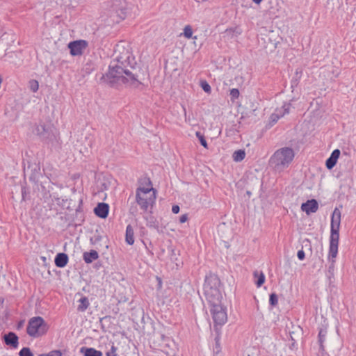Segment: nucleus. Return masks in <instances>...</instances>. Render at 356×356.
<instances>
[{"label": "nucleus", "mask_w": 356, "mask_h": 356, "mask_svg": "<svg viewBox=\"0 0 356 356\" xmlns=\"http://www.w3.org/2000/svg\"><path fill=\"white\" fill-rule=\"evenodd\" d=\"M135 58L128 51L123 56H118L115 61L111 62L108 72L102 74L100 81L112 88H118L122 84L138 87L142 83L138 79V74L133 71L136 70Z\"/></svg>", "instance_id": "nucleus-1"}, {"label": "nucleus", "mask_w": 356, "mask_h": 356, "mask_svg": "<svg viewBox=\"0 0 356 356\" xmlns=\"http://www.w3.org/2000/svg\"><path fill=\"white\" fill-rule=\"evenodd\" d=\"M33 133L38 136L42 143L51 148H57L60 146L58 133L56 129L50 124L40 122L35 124Z\"/></svg>", "instance_id": "nucleus-2"}, {"label": "nucleus", "mask_w": 356, "mask_h": 356, "mask_svg": "<svg viewBox=\"0 0 356 356\" xmlns=\"http://www.w3.org/2000/svg\"><path fill=\"white\" fill-rule=\"evenodd\" d=\"M341 211L337 208H335L331 217L330 236L329 241L330 258H336L338 253Z\"/></svg>", "instance_id": "nucleus-3"}, {"label": "nucleus", "mask_w": 356, "mask_h": 356, "mask_svg": "<svg viewBox=\"0 0 356 356\" xmlns=\"http://www.w3.org/2000/svg\"><path fill=\"white\" fill-rule=\"evenodd\" d=\"M294 156L293 149L285 147L275 151L271 156L269 162L275 170L282 171L290 165Z\"/></svg>", "instance_id": "nucleus-4"}, {"label": "nucleus", "mask_w": 356, "mask_h": 356, "mask_svg": "<svg viewBox=\"0 0 356 356\" xmlns=\"http://www.w3.org/2000/svg\"><path fill=\"white\" fill-rule=\"evenodd\" d=\"M156 190L152 188L139 186L136 191V202L140 209L147 211L149 206L152 207L156 201Z\"/></svg>", "instance_id": "nucleus-5"}, {"label": "nucleus", "mask_w": 356, "mask_h": 356, "mask_svg": "<svg viewBox=\"0 0 356 356\" xmlns=\"http://www.w3.org/2000/svg\"><path fill=\"white\" fill-rule=\"evenodd\" d=\"M49 330V325L41 316H35L29 321L26 332L33 338L44 335Z\"/></svg>", "instance_id": "nucleus-6"}, {"label": "nucleus", "mask_w": 356, "mask_h": 356, "mask_svg": "<svg viewBox=\"0 0 356 356\" xmlns=\"http://www.w3.org/2000/svg\"><path fill=\"white\" fill-rule=\"evenodd\" d=\"M210 312L213 320L215 326L222 325L227 321V308L221 302L218 304L209 305Z\"/></svg>", "instance_id": "nucleus-7"}, {"label": "nucleus", "mask_w": 356, "mask_h": 356, "mask_svg": "<svg viewBox=\"0 0 356 356\" xmlns=\"http://www.w3.org/2000/svg\"><path fill=\"white\" fill-rule=\"evenodd\" d=\"M204 294L209 305L218 304L221 302L222 296L221 293L220 288L212 289L211 286L203 287Z\"/></svg>", "instance_id": "nucleus-8"}, {"label": "nucleus", "mask_w": 356, "mask_h": 356, "mask_svg": "<svg viewBox=\"0 0 356 356\" xmlns=\"http://www.w3.org/2000/svg\"><path fill=\"white\" fill-rule=\"evenodd\" d=\"M113 10L119 19H117V22L124 19L130 13V8L125 0H115L113 5Z\"/></svg>", "instance_id": "nucleus-9"}, {"label": "nucleus", "mask_w": 356, "mask_h": 356, "mask_svg": "<svg viewBox=\"0 0 356 356\" xmlns=\"http://www.w3.org/2000/svg\"><path fill=\"white\" fill-rule=\"evenodd\" d=\"M290 108L291 104L285 103L281 108L275 109V111L270 115L269 122L266 127L268 128L272 127L281 118L284 116L286 114L289 113Z\"/></svg>", "instance_id": "nucleus-10"}, {"label": "nucleus", "mask_w": 356, "mask_h": 356, "mask_svg": "<svg viewBox=\"0 0 356 356\" xmlns=\"http://www.w3.org/2000/svg\"><path fill=\"white\" fill-rule=\"evenodd\" d=\"M88 46V42L84 40H74L67 44L70 53L72 56H81Z\"/></svg>", "instance_id": "nucleus-11"}, {"label": "nucleus", "mask_w": 356, "mask_h": 356, "mask_svg": "<svg viewBox=\"0 0 356 356\" xmlns=\"http://www.w3.org/2000/svg\"><path fill=\"white\" fill-rule=\"evenodd\" d=\"M207 284L208 287L211 286L212 289L220 288L222 285L218 275L211 272L206 275L203 287H206Z\"/></svg>", "instance_id": "nucleus-12"}, {"label": "nucleus", "mask_w": 356, "mask_h": 356, "mask_svg": "<svg viewBox=\"0 0 356 356\" xmlns=\"http://www.w3.org/2000/svg\"><path fill=\"white\" fill-rule=\"evenodd\" d=\"M301 210L306 213L307 215H309L312 213H315L318 209V203L316 200L311 199L307 200L301 204Z\"/></svg>", "instance_id": "nucleus-13"}, {"label": "nucleus", "mask_w": 356, "mask_h": 356, "mask_svg": "<svg viewBox=\"0 0 356 356\" xmlns=\"http://www.w3.org/2000/svg\"><path fill=\"white\" fill-rule=\"evenodd\" d=\"M3 340L7 346L14 348H17L19 345V337L13 332H8L7 334H5L3 337Z\"/></svg>", "instance_id": "nucleus-14"}, {"label": "nucleus", "mask_w": 356, "mask_h": 356, "mask_svg": "<svg viewBox=\"0 0 356 356\" xmlns=\"http://www.w3.org/2000/svg\"><path fill=\"white\" fill-rule=\"evenodd\" d=\"M109 206L104 202L98 203L94 209L95 214L101 218H106L108 215Z\"/></svg>", "instance_id": "nucleus-15"}, {"label": "nucleus", "mask_w": 356, "mask_h": 356, "mask_svg": "<svg viewBox=\"0 0 356 356\" xmlns=\"http://www.w3.org/2000/svg\"><path fill=\"white\" fill-rule=\"evenodd\" d=\"M31 168V175L29 176V180L33 183H38L39 181L40 177L41 176L40 167L39 164L34 163L33 165H29L28 169Z\"/></svg>", "instance_id": "nucleus-16"}, {"label": "nucleus", "mask_w": 356, "mask_h": 356, "mask_svg": "<svg viewBox=\"0 0 356 356\" xmlns=\"http://www.w3.org/2000/svg\"><path fill=\"white\" fill-rule=\"evenodd\" d=\"M341 152L339 149L332 151L329 158L325 161V166L328 170H332L337 164Z\"/></svg>", "instance_id": "nucleus-17"}, {"label": "nucleus", "mask_w": 356, "mask_h": 356, "mask_svg": "<svg viewBox=\"0 0 356 356\" xmlns=\"http://www.w3.org/2000/svg\"><path fill=\"white\" fill-rule=\"evenodd\" d=\"M69 261L68 255L64 252L58 253L54 259V263L58 268H64Z\"/></svg>", "instance_id": "nucleus-18"}, {"label": "nucleus", "mask_w": 356, "mask_h": 356, "mask_svg": "<svg viewBox=\"0 0 356 356\" xmlns=\"http://www.w3.org/2000/svg\"><path fill=\"white\" fill-rule=\"evenodd\" d=\"M327 333V326H323L319 329L318 334V341L319 343V350L323 352L325 350L324 342L326 339Z\"/></svg>", "instance_id": "nucleus-19"}, {"label": "nucleus", "mask_w": 356, "mask_h": 356, "mask_svg": "<svg viewBox=\"0 0 356 356\" xmlns=\"http://www.w3.org/2000/svg\"><path fill=\"white\" fill-rule=\"evenodd\" d=\"M99 258L98 252L95 250H91L89 252H85L83 254V261L86 264H91L93 261Z\"/></svg>", "instance_id": "nucleus-20"}, {"label": "nucleus", "mask_w": 356, "mask_h": 356, "mask_svg": "<svg viewBox=\"0 0 356 356\" xmlns=\"http://www.w3.org/2000/svg\"><path fill=\"white\" fill-rule=\"evenodd\" d=\"M80 352L83 356H102V352L93 348L82 347Z\"/></svg>", "instance_id": "nucleus-21"}, {"label": "nucleus", "mask_w": 356, "mask_h": 356, "mask_svg": "<svg viewBox=\"0 0 356 356\" xmlns=\"http://www.w3.org/2000/svg\"><path fill=\"white\" fill-rule=\"evenodd\" d=\"M125 241L129 245L134 243V231L131 225H128L126 227Z\"/></svg>", "instance_id": "nucleus-22"}, {"label": "nucleus", "mask_w": 356, "mask_h": 356, "mask_svg": "<svg viewBox=\"0 0 356 356\" xmlns=\"http://www.w3.org/2000/svg\"><path fill=\"white\" fill-rule=\"evenodd\" d=\"M144 218L146 220V225L147 227L159 229V222L154 216L149 215L148 216H145Z\"/></svg>", "instance_id": "nucleus-23"}, {"label": "nucleus", "mask_w": 356, "mask_h": 356, "mask_svg": "<svg viewBox=\"0 0 356 356\" xmlns=\"http://www.w3.org/2000/svg\"><path fill=\"white\" fill-rule=\"evenodd\" d=\"M79 305L77 307V310L79 312H85L88 308V307L90 306V302H89V300L88 298V297L86 296H82L79 300Z\"/></svg>", "instance_id": "nucleus-24"}, {"label": "nucleus", "mask_w": 356, "mask_h": 356, "mask_svg": "<svg viewBox=\"0 0 356 356\" xmlns=\"http://www.w3.org/2000/svg\"><path fill=\"white\" fill-rule=\"evenodd\" d=\"M254 278H257L255 284L257 287L261 286L265 282V275L263 272H258L257 270L253 273Z\"/></svg>", "instance_id": "nucleus-25"}, {"label": "nucleus", "mask_w": 356, "mask_h": 356, "mask_svg": "<svg viewBox=\"0 0 356 356\" xmlns=\"http://www.w3.org/2000/svg\"><path fill=\"white\" fill-rule=\"evenodd\" d=\"M245 152L243 149L236 150L232 155L233 160L236 162H240L244 159Z\"/></svg>", "instance_id": "nucleus-26"}, {"label": "nucleus", "mask_w": 356, "mask_h": 356, "mask_svg": "<svg viewBox=\"0 0 356 356\" xmlns=\"http://www.w3.org/2000/svg\"><path fill=\"white\" fill-rule=\"evenodd\" d=\"M138 183L140 184V186L145 187V188H149L152 187V181L150 179L147 177H141L138 179Z\"/></svg>", "instance_id": "nucleus-27"}, {"label": "nucleus", "mask_w": 356, "mask_h": 356, "mask_svg": "<svg viewBox=\"0 0 356 356\" xmlns=\"http://www.w3.org/2000/svg\"><path fill=\"white\" fill-rule=\"evenodd\" d=\"M278 304V296L275 293H271L269 295V305L272 307H275Z\"/></svg>", "instance_id": "nucleus-28"}, {"label": "nucleus", "mask_w": 356, "mask_h": 356, "mask_svg": "<svg viewBox=\"0 0 356 356\" xmlns=\"http://www.w3.org/2000/svg\"><path fill=\"white\" fill-rule=\"evenodd\" d=\"M111 349L106 353V356H118L117 351L118 347L115 346L113 342H110Z\"/></svg>", "instance_id": "nucleus-29"}, {"label": "nucleus", "mask_w": 356, "mask_h": 356, "mask_svg": "<svg viewBox=\"0 0 356 356\" xmlns=\"http://www.w3.org/2000/svg\"><path fill=\"white\" fill-rule=\"evenodd\" d=\"M21 193H22V201H26L30 198V196H29L30 191H29V189L26 186H22Z\"/></svg>", "instance_id": "nucleus-30"}, {"label": "nucleus", "mask_w": 356, "mask_h": 356, "mask_svg": "<svg viewBox=\"0 0 356 356\" xmlns=\"http://www.w3.org/2000/svg\"><path fill=\"white\" fill-rule=\"evenodd\" d=\"M195 135L197 138L199 139L201 145H202L205 148H208V144L204 136L200 131H197Z\"/></svg>", "instance_id": "nucleus-31"}, {"label": "nucleus", "mask_w": 356, "mask_h": 356, "mask_svg": "<svg viewBox=\"0 0 356 356\" xmlns=\"http://www.w3.org/2000/svg\"><path fill=\"white\" fill-rule=\"evenodd\" d=\"M200 87L202 89L207 93H211V88L209 83L205 80H201L200 81Z\"/></svg>", "instance_id": "nucleus-32"}, {"label": "nucleus", "mask_w": 356, "mask_h": 356, "mask_svg": "<svg viewBox=\"0 0 356 356\" xmlns=\"http://www.w3.org/2000/svg\"><path fill=\"white\" fill-rule=\"evenodd\" d=\"M19 356H34L30 348L24 347L19 352Z\"/></svg>", "instance_id": "nucleus-33"}, {"label": "nucleus", "mask_w": 356, "mask_h": 356, "mask_svg": "<svg viewBox=\"0 0 356 356\" xmlns=\"http://www.w3.org/2000/svg\"><path fill=\"white\" fill-rule=\"evenodd\" d=\"M29 88L33 92H37L39 88L38 81L35 79L29 81Z\"/></svg>", "instance_id": "nucleus-34"}, {"label": "nucleus", "mask_w": 356, "mask_h": 356, "mask_svg": "<svg viewBox=\"0 0 356 356\" xmlns=\"http://www.w3.org/2000/svg\"><path fill=\"white\" fill-rule=\"evenodd\" d=\"M102 239V236L98 234V231L97 230L96 231V234L90 238V243L92 244V245H95V244H97L99 241H101Z\"/></svg>", "instance_id": "nucleus-35"}, {"label": "nucleus", "mask_w": 356, "mask_h": 356, "mask_svg": "<svg viewBox=\"0 0 356 356\" xmlns=\"http://www.w3.org/2000/svg\"><path fill=\"white\" fill-rule=\"evenodd\" d=\"M192 35H193V30H192L191 26H189V25L186 26L184 29V35L186 38L189 39V38H192Z\"/></svg>", "instance_id": "nucleus-36"}, {"label": "nucleus", "mask_w": 356, "mask_h": 356, "mask_svg": "<svg viewBox=\"0 0 356 356\" xmlns=\"http://www.w3.org/2000/svg\"><path fill=\"white\" fill-rule=\"evenodd\" d=\"M240 92L238 89L237 88H232L230 90V97L231 100L234 102L235 99H238L239 97Z\"/></svg>", "instance_id": "nucleus-37"}, {"label": "nucleus", "mask_w": 356, "mask_h": 356, "mask_svg": "<svg viewBox=\"0 0 356 356\" xmlns=\"http://www.w3.org/2000/svg\"><path fill=\"white\" fill-rule=\"evenodd\" d=\"M63 354L60 350H51L48 353L40 354L38 356H62Z\"/></svg>", "instance_id": "nucleus-38"}, {"label": "nucleus", "mask_w": 356, "mask_h": 356, "mask_svg": "<svg viewBox=\"0 0 356 356\" xmlns=\"http://www.w3.org/2000/svg\"><path fill=\"white\" fill-rule=\"evenodd\" d=\"M300 76H301V75L299 74V72L298 71H296V76L292 79V80L291 81V87L292 88L296 87V86H298V81H299V80L300 79Z\"/></svg>", "instance_id": "nucleus-39"}, {"label": "nucleus", "mask_w": 356, "mask_h": 356, "mask_svg": "<svg viewBox=\"0 0 356 356\" xmlns=\"http://www.w3.org/2000/svg\"><path fill=\"white\" fill-rule=\"evenodd\" d=\"M41 188L42 189V191L44 192L43 197L44 199H49V197H51L50 192L49 191H47L43 185H41Z\"/></svg>", "instance_id": "nucleus-40"}, {"label": "nucleus", "mask_w": 356, "mask_h": 356, "mask_svg": "<svg viewBox=\"0 0 356 356\" xmlns=\"http://www.w3.org/2000/svg\"><path fill=\"white\" fill-rule=\"evenodd\" d=\"M297 257H298V259L300 260V261H302V260L305 259V252L303 251L302 249L298 251Z\"/></svg>", "instance_id": "nucleus-41"}, {"label": "nucleus", "mask_w": 356, "mask_h": 356, "mask_svg": "<svg viewBox=\"0 0 356 356\" xmlns=\"http://www.w3.org/2000/svg\"><path fill=\"white\" fill-rule=\"evenodd\" d=\"M216 341V353H218L220 352V339L218 337L215 338Z\"/></svg>", "instance_id": "nucleus-42"}, {"label": "nucleus", "mask_w": 356, "mask_h": 356, "mask_svg": "<svg viewBox=\"0 0 356 356\" xmlns=\"http://www.w3.org/2000/svg\"><path fill=\"white\" fill-rule=\"evenodd\" d=\"M188 215L187 214H183L179 217V222L180 223H184L188 220Z\"/></svg>", "instance_id": "nucleus-43"}, {"label": "nucleus", "mask_w": 356, "mask_h": 356, "mask_svg": "<svg viewBox=\"0 0 356 356\" xmlns=\"http://www.w3.org/2000/svg\"><path fill=\"white\" fill-rule=\"evenodd\" d=\"M334 259L335 258H332V257L330 258V256L328 255V259L331 262V264H330V266L329 267V271L330 272L331 271V270H333V268H334V262H335Z\"/></svg>", "instance_id": "nucleus-44"}, {"label": "nucleus", "mask_w": 356, "mask_h": 356, "mask_svg": "<svg viewBox=\"0 0 356 356\" xmlns=\"http://www.w3.org/2000/svg\"><path fill=\"white\" fill-rule=\"evenodd\" d=\"M180 208L178 205H173L172 207V211L173 213H178L179 212Z\"/></svg>", "instance_id": "nucleus-45"}, {"label": "nucleus", "mask_w": 356, "mask_h": 356, "mask_svg": "<svg viewBox=\"0 0 356 356\" xmlns=\"http://www.w3.org/2000/svg\"><path fill=\"white\" fill-rule=\"evenodd\" d=\"M109 318H110V316H104L102 318H100L99 322L101 323V326H102V329L104 328V324H103V321H106L107 319H109Z\"/></svg>", "instance_id": "nucleus-46"}, {"label": "nucleus", "mask_w": 356, "mask_h": 356, "mask_svg": "<svg viewBox=\"0 0 356 356\" xmlns=\"http://www.w3.org/2000/svg\"><path fill=\"white\" fill-rule=\"evenodd\" d=\"M262 1L263 0H252V1L256 4H260Z\"/></svg>", "instance_id": "nucleus-47"}, {"label": "nucleus", "mask_w": 356, "mask_h": 356, "mask_svg": "<svg viewBox=\"0 0 356 356\" xmlns=\"http://www.w3.org/2000/svg\"><path fill=\"white\" fill-rule=\"evenodd\" d=\"M156 278L159 280V284L161 286V280L159 277H158Z\"/></svg>", "instance_id": "nucleus-48"}, {"label": "nucleus", "mask_w": 356, "mask_h": 356, "mask_svg": "<svg viewBox=\"0 0 356 356\" xmlns=\"http://www.w3.org/2000/svg\"><path fill=\"white\" fill-rule=\"evenodd\" d=\"M247 195H248V196H250V195H251V192H250V191H247Z\"/></svg>", "instance_id": "nucleus-49"}, {"label": "nucleus", "mask_w": 356, "mask_h": 356, "mask_svg": "<svg viewBox=\"0 0 356 356\" xmlns=\"http://www.w3.org/2000/svg\"><path fill=\"white\" fill-rule=\"evenodd\" d=\"M307 242V243H309V241L308 239H306L304 242Z\"/></svg>", "instance_id": "nucleus-50"}, {"label": "nucleus", "mask_w": 356, "mask_h": 356, "mask_svg": "<svg viewBox=\"0 0 356 356\" xmlns=\"http://www.w3.org/2000/svg\"><path fill=\"white\" fill-rule=\"evenodd\" d=\"M161 337H162V339H164L165 336L163 334H162Z\"/></svg>", "instance_id": "nucleus-51"}, {"label": "nucleus", "mask_w": 356, "mask_h": 356, "mask_svg": "<svg viewBox=\"0 0 356 356\" xmlns=\"http://www.w3.org/2000/svg\"><path fill=\"white\" fill-rule=\"evenodd\" d=\"M22 322H21V323H19V326H22Z\"/></svg>", "instance_id": "nucleus-52"}, {"label": "nucleus", "mask_w": 356, "mask_h": 356, "mask_svg": "<svg viewBox=\"0 0 356 356\" xmlns=\"http://www.w3.org/2000/svg\"><path fill=\"white\" fill-rule=\"evenodd\" d=\"M355 10H356V7H355Z\"/></svg>", "instance_id": "nucleus-53"}]
</instances>
